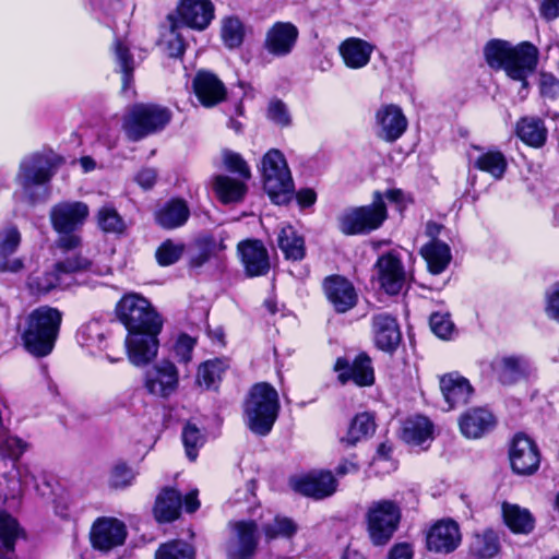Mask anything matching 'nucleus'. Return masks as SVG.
Returning a JSON list of instances; mask_svg holds the SVG:
<instances>
[{"label": "nucleus", "mask_w": 559, "mask_h": 559, "mask_svg": "<svg viewBox=\"0 0 559 559\" xmlns=\"http://www.w3.org/2000/svg\"><path fill=\"white\" fill-rule=\"evenodd\" d=\"M116 313L128 331L124 346L129 361L136 367L152 361L157 356L163 321L151 302L139 294H127L117 304Z\"/></svg>", "instance_id": "obj_1"}, {"label": "nucleus", "mask_w": 559, "mask_h": 559, "mask_svg": "<svg viewBox=\"0 0 559 559\" xmlns=\"http://www.w3.org/2000/svg\"><path fill=\"white\" fill-rule=\"evenodd\" d=\"M484 55L490 68L504 70L510 79L521 82L526 88L527 76L535 72L539 52L528 41L512 46L506 40L493 39L485 46Z\"/></svg>", "instance_id": "obj_2"}, {"label": "nucleus", "mask_w": 559, "mask_h": 559, "mask_svg": "<svg viewBox=\"0 0 559 559\" xmlns=\"http://www.w3.org/2000/svg\"><path fill=\"white\" fill-rule=\"evenodd\" d=\"M62 322V312L50 306H40L31 311L20 325L23 344L36 357L49 355L56 344Z\"/></svg>", "instance_id": "obj_3"}, {"label": "nucleus", "mask_w": 559, "mask_h": 559, "mask_svg": "<svg viewBox=\"0 0 559 559\" xmlns=\"http://www.w3.org/2000/svg\"><path fill=\"white\" fill-rule=\"evenodd\" d=\"M280 400L277 391L269 383L254 384L245 402V421L255 435L266 436L277 418Z\"/></svg>", "instance_id": "obj_4"}, {"label": "nucleus", "mask_w": 559, "mask_h": 559, "mask_svg": "<svg viewBox=\"0 0 559 559\" xmlns=\"http://www.w3.org/2000/svg\"><path fill=\"white\" fill-rule=\"evenodd\" d=\"M88 215L87 204L81 201H61L50 209L49 219L52 229L59 235V248L71 250L81 243L75 231L84 225Z\"/></svg>", "instance_id": "obj_5"}, {"label": "nucleus", "mask_w": 559, "mask_h": 559, "mask_svg": "<svg viewBox=\"0 0 559 559\" xmlns=\"http://www.w3.org/2000/svg\"><path fill=\"white\" fill-rule=\"evenodd\" d=\"M263 187L273 203L283 205L290 202L294 193V181L283 153L270 150L262 158Z\"/></svg>", "instance_id": "obj_6"}, {"label": "nucleus", "mask_w": 559, "mask_h": 559, "mask_svg": "<svg viewBox=\"0 0 559 559\" xmlns=\"http://www.w3.org/2000/svg\"><path fill=\"white\" fill-rule=\"evenodd\" d=\"M386 219V207L380 192H376L371 204L348 207L337 216L342 234L366 235L378 229Z\"/></svg>", "instance_id": "obj_7"}, {"label": "nucleus", "mask_w": 559, "mask_h": 559, "mask_svg": "<svg viewBox=\"0 0 559 559\" xmlns=\"http://www.w3.org/2000/svg\"><path fill=\"white\" fill-rule=\"evenodd\" d=\"M170 111L155 104H135L129 108L122 122V129L132 141L163 130L170 121Z\"/></svg>", "instance_id": "obj_8"}, {"label": "nucleus", "mask_w": 559, "mask_h": 559, "mask_svg": "<svg viewBox=\"0 0 559 559\" xmlns=\"http://www.w3.org/2000/svg\"><path fill=\"white\" fill-rule=\"evenodd\" d=\"M90 262L80 255L68 257L57 262L52 271L33 273L27 277L26 287L31 295L40 296L57 288H66L71 285L74 273L84 271Z\"/></svg>", "instance_id": "obj_9"}, {"label": "nucleus", "mask_w": 559, "mask_h": 559, "mask_svg": "<svg viewBox=\"0 0 559 559\" xmlns=\"http://www.w3.org/2000/svg\"><path fill=\"white\" fill-rule=\"evenodd\" d=\"M368 532L374 545H384L393 536L401 520V509L392 500L373 501L367 511Z\"/></svg>", "instance_id": "obj_10"}, {"label": "nucleus", "mask_w": 559, "mask_h": 559, "mask_svg": "<svg viewBox=\"0 0 559 559\" xmlns=\"http://www.w3.org/2000/svg\"><path fill=\"white\" fill-rule=\"evenodd\" d=\"M223 545L227 559H252L259 545V525L253 520L230 521Z\"/></svg>", "instance_id": "obj_11"}, {"label": "nucleus", "mask_w": 559, "mask_h": 559, "mask_svg": "<svg viewBox=\"0 0 559 559\" xmlns=\"http://www.w3.org/2000/svg\"><path fill=\"white\" fill-rule=\"evenodd\" d=\"M52 176L53 165L51 160L47 156L34 154L21 162L15 180L24 197L35 202L37 200L35 188L44 187Z\"/></svg>", "instance_id": "obj_12"}, {"label": "nucleus", "mask_w": 559, "mask_h": 559, "mask_svg": "<svg viewBox=\"0 0 559 559\" xmlns=\"http://www.w3.org/2000/svg\"><path fill=\"white\" fill-rule=\"evenodd\" d=\"M179 383V370L173 361L167 359L152 365L143 374V386L146 392L164 400L177 392Z\"/></svg>", "instance_id": "obj_13"}, {"label": "nucleus", "mask_w": 559, "mask_h": 559, "mask_svg": "<svg viewBox=\"0 0 559 559\" xmlns=\"http://www.w3.org/2000/svg\"><path fill=\"white\" fill-rule=\"evenodd\" d=\"M127 538L124 523L116 518L100 516L91 527L90 539L95 549L109 551L121 546Z\"/></svg>", "instance_id": "obj_14"}, {"label": "nucleus", "mask_w": 559, "mask_h": 559, "mask_svg": "<svg viewBox=\"0 0 559 559\" xmlns=\"http://www.w3.org/2000/svg\"><path fill=\"white\" fill-rule=\"evenodd\" d=\"M215 8L211 0H180L175 16L177 25L204 31L214 19Z\"/></svg>", "instance_id": "obj_15"}, {"label": "nucleus", "mask_w": 559, "mask_h": 559, "mask_svg": "<svg viewBox=\"0 0 559 559\" xmlns=\"http://www.w3.org/2000/svg\"><path fill=\"white\" fill-rule=\"evenodd\" d=\"M510 464L514 473L519 475L534 474L540 463V455L535 442L523 433H518L512 439L509 449Z\"/></svg>", "instance_id": "obj_16"}, {"label": "nucleus", "mask_w": 559, "mask_h": 559, "mask_svg": "<svg viewBox=\"0 0 559 559\" xmlns=\"http://www.w3.org/2000/svg\"><path fill=\"white\" fill-rule=\"evenodd\" d=\"M289 485L300 495L323 499L335 492L337 483L331 472L317 471L290 478Z\"/></svg>", "instance_id": "obj_17"}, {"label": "nucleus", "mask_w": 559, "mask_h": 559, "mask_svg": "<svg viewBox=\"0 0 559 559\" xmlns=\"http://www.w3.org/2000/svg\"><path fill=\"white\" fill-rule=\"evenodd\" d=\"M461 532L457 523L450 519L435 523L426 536L427 548L439 554H449L461 544Z\"/></svg>", "instance_id": "obj_18"}, {"label": "nucleus", "mask_w": 559, "mask_h": 559, "mask_svg": "<svg viewBox=\"0 0 559 559\" xmlns=\"http://www.w3.org/2000/svg\"><path fill=\"white\" fill-rule=\"evenodd\" d=\"M195 97L204 107H214L225 100L227 90L221 79L213 72L200 70L192 80Z\"/></svg>", "instance_id": "obj_19"}, {"label": "nucleus", "mask_w": 559, "mask_h": 559, "mask_svg": "<svg viewBox=\"0 0 559 559\" xmlns=\"http://www.w3.org/2000/svg\"><path fill=\"white\" fill-rule=\"evenodd\" d=\"M381 287L390 295L399 294L406 284L401 259L393 252L381 255L376 264Z\"/></svg>", "instance_id": "obj_20"}, {"label": "nucleus", "mask_w": 559, "mask_h": 559, "mask_svg": "<svg viewBox=\"0 0 559 559\" xmlns=\"http://www.w3.org/2000/svg\"><path fill=\"white\" fill-rule=\"evenodd\" d=\"M237 251L248 276H262L269 272L267 250L260 240H242L238 243Z\"/></svg>", "instance_id": "obj_21"}, {"label": "nucleus", "mask_w": 559, "mask_h": 559, "mask_svg": "<svg viewBox=\"0 0 559 559\" xmlns=\"http://www.w3.org/2000/svg\"><path fill=\"white\" fill-rule=\"evenodd\" d=\"M334 369L338 373V380L342 383L352 380L359 386H368L374 382L371 360L366 354L358 355L353 362L345 358H338Z\"/></svg>", "instance_id": "obj_22"}, {"label": "nucleus", "mask_w": 559, "mask_h": 559, "mask_svg": "<svg viewBox=\"0 0 559 559\" xmlns=\"http://www.w3.org/2000/svg\"><path fill=\"white\" fill-rule=\"evenodd\" d=\"M379 136L388 142L400 139L407 129V119L396 105H383L376 112Z\"/></svg>", "instance_id": "obj_23"}, {"label": "nucleus", "mask_w": 559, "mask_h": 559, "mask_svg": "<svg viewBox=\"0 0 559 559\" xmlns=\"http://www.w3.org/2000/svg\"><path fill=\"white\" fill-rule=\"evenodd\" d=\"M298 28L290 22H276L266 33L264 47L273 56L289 55L297 41Z\"/></svg>", "instance_id": "obj_24"}, {"label": "nucleus", "mask_w": 559, "mask_h": 559, "mask_svg": "<svg viewBox=\"0 0 559 559\" xmlns=\"http://www.w3.org/2000/svg\"><path fill=\"white\" fill-rule=\"evenodd\" d=\"M324 290L337 312H346L357 302L356 290L345 277L338 275L328 277L324 281Z\"/></svg>", "instance_id": "obj_25"}, {"label": "nucleus", "mask_w": 559, "mask_h": 559, "mask_svg": "<svg viewBox=\"0 0 559 559\" xmlns=\"http://www.w3.org/2000/svg\"><path fill=\"white\" fill-rule=\"evenodd\" d=\"M372 333L376 346L383 352H393L401 342L396 319L388 313L373 316Z\"/></svg>", "instance_id": "obj_26"}, {"label": "nucleus", "mask_w": 559, "mask_h": 559, "mask_svg": "<svg viewBox=\"0 0 559 559\" xmlns=\"http://www.w3.org/2000/svg\"><path fill=\"white\" fill-rule=\"evenodd\" d=\"M440 389L449 409L467 404L473 394L469 381L457 372L442 376L440 378Z\"/></svg>", "instance_id": "obj_27"}, {"label": "nucleus", "mask_w": 559, "mask_h": 559, "mask_svg": "<svg viewBox=\"0 0 559 559\" xmlns=\"http://www.w3.org/2000/svg\"><path fill=\"white\" fill-rule=\"evenodd\" d=\"M21 243V234L15 226L0 229V273H17L24 267L20 258H11Z\"/></svg>", "instance_id": "obj_28"}, {"label": "nucleus", "mask_w": 559, "mask_h": 559, "mask_svg": "<svg viewBox=\"0 0 559 559\" xmlns=\"http://www.w3.org/2000/svg\"><path fill=\"white\" fill-rule=\"evenodd\" d=\"M493 415L486 408L477 407L465 412L459 420L460 430L468 439H478L495 427Z\"/></svg>", "instance_id": "obj_29"}, {"label": "nucleus", "mask_w": 559, "mask_h": 559, "mask_svg": "<svg viewBox=\"0 0 559 559\" xmlns=\"http://www.w3.org/2000/svg\"><path fill=\"white\" fill-rule=\"evenodd\" d=\"M374 46L367 40L357 37H349L341 43L340 55L349 69L365 68L371 58Z\"/></svg>", "instance_id": "obj_30"}, {"label": "nucleus", "mask_w": 559, "mask_h": 559, "mask_svg": "<svg viewBox=\"0 0 559 559\" xmlns=\"http://www.w3.org/2000/svg\"><path fill=\"white\" fill-rule=\"evenodd\" d=\"M189 216V206L182 199H171L162 204L154 213L156 224L164 229H176L183 226Z\"/></svg>", "instance_id": "obj_31"}, {"label": "nucleus", "mask_w": 559, "mask_h": 559, "mask_svg": "<svg viewBox=\"0 0 559 559\" xmlns=\"http://www.w3.org/2000/svg\"><path fill=\"white\" fill-rule=\"evenodd\" d=\"M501 513L504 524L514 534L527 535L535 527V519L532 513L518 504L503 502Z\"/></svg>", "instance_id": "obj_32"}, {"label": "nucleus", "mask_w": 559, "mask_h": 559, "mask_svg": "<svg viewBox=\"0 0 559 559\" xmlns=\"http://www.w3.org/2000/svg\"><path fill=\"white\" fill-rule=\"evenodd\" d=\"M420 254L432 274L442 273L452 260L449 245L441 240H429L420 248Z\"/></svg>", "instance_id": "obj_33"}, {"label": "nucleus", "mask_w": 559, "mask_h": 559, "mask_svg": "<svg viewBox=\"0 0 559 559\" xmlns=\"http://www.w3.org/2000/svg\"><path fill=\"white\" fill-rule=\"evenodd\" d=\"M182 506L181 495L173 489H164L156 498L154 515L158 522H171L179 516Z\"/></svg>", "instance_id": "obj_34"}, {"label": "nucleus", "mask_w": 559, "mask_h": 559, "mask_svg": "<svg viewBox=\"0 0 559 559\" xmlns=\"http://www.w3.org/2000/svg\"><path fill=\"white\" fill-rule=\"evenodd\" d=\"M547 128L537 117H523L516 123L518 136L532 147H542L547 140Z\"/></svg>", "instance_id": "obj_35"}, {"label": "nucleus", "mask_w": 559, "mask_h": 559, "mask_svg": "<svg viewBox=\"0 0 559 559\" xmlns=\"http://www.w3.org/2000/svg\"><path fill=\"white\" fill-rule=\"evenodd\" d=\"M433 426L425 416L407 418L402 428V439L413 445H420L432 439Z\"/></svg>", "instance_id": "obj_36"}, {"label": "nucleus", "mask_w": 559, "mask_h": 559, "mask_svg": "<svg viewBox=\"0 0 559 559\" xmlns=\"http://www.w3.org/2000/svg\"><path fill=\"white\" fill-rule=\"evenodd\" d=\"M277 245L286 259L298 261L305 257L304 238L290 226H283L277 236Z\"/></svg>", "instance_id": "obj_37"}, {"label": "nucleus", "mask_w": 559, "mask_h": 559, "mask_svg": "<svg viewBox=\"0 0 559 559\" xmlns=\"http://www.w3.org/2000/svg\"><path fill=\"white\" fill-rule=\"evenodd\" d=\"M499 549L500 544L498 535L491 530L474 534L469 544V552L481 559H490L495 557Z\"/></svg>", "instance_id": "obj_38"}, {"label": "nucleus", "mask_w": 559, "mask_h": 559, "mask_svg": "<svg viewBox=\"0 0 559 559\" xmlns=\"http://www.w3.org/2000/svg\"><path fill=\"white\" fill-rule=\"evenodd\" d=\"M214 190L223 203H234L242 199L246 186L237 179L219 175L214 179Z\"/></svg>", "instance_id": "obj_39"}, {"label": "nucleus", "mask_w": 559, "mask_h": 559, "mask_svg": "<svg viewBox=\"0 0 559 559\" xmlns=\"http://www.w3.org/2000/svg\"><path fill=\"white\" fill-rule=\"evenodd\" d=\"M474 166L492 178L499 180L504 176L507 170V159L500 151L491 150L483 152L475 160Z\"/></svg>", "instance_id": "obj_40"}, {"label": "nucleus", "mask_w": 559, "mask_h": 559, "mask_svg": "<svg viewBox=\"0 0 559 559\" xmlns=\"http://www.w3.org/2000/svg\"><path fill=\"white\" fill-rule=\"evenodd\" d=\"M374 421L370 414L361 413L358 414L353 420L352 424L344 437H342L341 441L346 443L347 445H355L357 442L367 438L369 435L374 431Z\"/></svg>", "instance_id": "obj_41"}, {"label": "nucleus", "mask_w": 559, "mask_h": 559, "mask_svg": "<svg viewBox=\"0 0 559 559\" xmlns=\"http://www.w3.org/2000/svg\"><path fill=\"white\" fill-rule=\"evenodd\" d=\"M298 531V524L290 518L276 515L271 522L262 526L266 542L276 538H292Z\"/></svg>", "instance_id": "obj_42"}, {"label": "nucleus", "mask_w": 559, "mask_h": 559, "mask_svg": "<svg viewBox=\"0 0 559 559\" xmlns=\"http://www.w3.org/2000/svg\"><path fill=\"white\" fill-rule=\"evenodd\" d=\"M245 37V27L236 16H225L221 21V38L228 49L238 48Z\"/></svg>", "instance_id": "obj_43"}, {"label": "nucleus", "mask_w": 559, "mask_h": 559, "mask_svg": "<svg viewBox=\"0 0 559 559\" xmlns=\"http://www.w3.org/2000/svg\"><path fill=\"white\" fill-rule=\"evenodd\" d=\"M97 224L98 227L107 234H123L128 225L124 219L120 216L117 210L112 206L105 205L97 212Z\"/></svg>", "instance_id": "obj_44"}, {"label": "nucleus", "mask_w": 559, "mask_h": 559, "mask_svg": "<svg viewBox=\"0 0 559 559\" xmlns=\"http://www.w3.org/2000/svg\"><path fill=\"white\" fill-rule=\"evenodd\" d=\"M503 381L512 382L528 376L533 369L531 361L523 356H509L501 360Z\"/></svg>", "instance_id": "obj_45"}, {"label": "nucleus", "mask_w": 559, "mask_h": 559, "mask_svg": "<svg viewBox=\"0 0 559 559\" xmlns=\"http://www.w3.org/2000/svg\"><path fill=\"white\" fill-rule=\"evenodd\" d=\"M20 536L22 530L16 520L5 512H0V549L13 551Z\"/></svg>", "instance_id": "obj_46"}, {"label": "nucleus", "mask_w": 559, "mask_h": 559, "mask_svg": "<svg viewBox=\"0 0 559 559\" xmlns=\"http://www.w3.org/2000/svg\"><path fill=\"white\" fill-rule=\"evenodd\" d=\"M226 368L227 364L222 359L207 360L199 367L197 382L209 389L221 380Z\"/></svg>", "instance_id": "obj_47"}, {"label": "nucleus", "mask_w": 559, "mask_h": 559, "mask_svg": "<svg viewBox=\"0 0 559 559\" xmlns=\"http://www.w3.org/2000/svg\"><path fill=\"white\" fill-rule=\"evenodd\" d=\"M155 559H194V550L186 542L173 540L157 549Z\"/></svg>", "instance_id": "obj_48"}, {"label": "nucleus", "mask_w": 559, "mask_h": 559, "mask_svg": "<svg viewBox=\"0 0 559 559\" xmlns=\"http://www.w3.org/2000/svg\"><path fill=\"white\" fill-rule=\"evenodd\" d=\"M195 246L198 248V252L190 259V264L195 267L202 266L215 251L223 250L225 248L223 239L217 242L212 236L198 239Z\"/></svg>", "instance_id": "obj_49"}, {"label": "nucleus", "mask_w": 559, "mask_h": 559, "mask_svg": "<svg viewBox=\"0 0 559 559\" xmlns=\"http://www.w3.org/2000/svg\"><path fill=\"white\" fill-rule=\"evenodd\" d=\"M185 252L182 242H175L167 239L160 243L155 252L157 263L162 266H168L176 263Z\"/></svg>", "instance_id": "obj_50"}, {"label": "nucleus", "mask_w": 559, "mask_h": 559, "mask_svg": "<svg viewBox=\"0 0 559 559\" xmlns=\"http://www.w3.org/2000/svg\"><path fill=\"white\" fill-rule=\"evenodd\" d=\"M76 336L82 346L100 347L104 342L103 326L97 320L90 321L80 328Z\"/></svg>", "instance_id": "obj_51"}, {"label": "nucleus", "mask_w": 559, "mask_h": 559, "mask_svg": "<svg viewBox=\"0 0 559 559\" xmlns=\"http://www.w3.org/2000/svg\"><path fill=\"white\" fill-rule=\"evenodd\" d=\"M182 441L187 456L194 461L198 456L199 448L204 444V435L194 424L188 423L182 430Z\"/></svg>", "instance_id": "obj_52"}, {"label": "nucleus", "mask_w": 559, "mask_h": 559, "mask_svg": "<svg viewBox=\"0 0 559 559\" xmlns=\"http://www.w3.org/2000/svg\"><path fill=\"white\" fill-rule=\"evenodd\" d=\"M135 472L124 463L114 465L109 473L108 484L114 489H124L135 479Z\"/></svg>", "instance_id": "obj_53"}, {"label": "nucleus", "mask_w": 559, "mask_h": 559, "mask_svg": "<svg viewBox=\"0 0 559 559\" xmlns=\"http://www.w3.org/2000/svg\"><path fill=\"white\" fill-rule=\"evenodd\" d=\"M115 55H116L117 63L120 67V71L122 73L123 90H126L129 86L131 79H132L134 61H133L132 56L129 52V48L126 47L120 41L116 43Z\"/></svg>", "instance_id": "obj_54"}, {"label": "nucleus", "mask_w": 559, "mask_h": 559, "mask_svg": "<svg viewBox=\"0 0 559 559\" xmlns=\"http://www.w3.org/2000/svg\"><path fill=\"white\" fill-rule=\"evenodd\" d=\"M266 117L278 127H288L292 123L290 112L287 106L280 99H273L267 106Z\"/></svg>", "instance_id": "obj_55"}, {"label": "nucleus", "mask_w": 559, "mask_h": 559, "mask_svg": "<svg viewBox=\"0 0 559 559\" xmlns=\"http://www.w3.org/2000/svg\"><path fill=\"white\" fill-rule=\"evenodd\" d=\"M431 331L440 338H449L453 332V323L448 313L436 312L430 316Z\"/></svg>", "instance_id": "obj_56"}, {"label": "nucleus", "mask_w": 559, "mask_h": 559, "mask_svg": "<svg viewBox=\"0 0 559 559\" xmlns=\"http://www.w3.org/2000/svg\"><path fill=\"white\" fill-rule=\"evenodd\" d=\"M170 23V36L171 38L167 41V52L173 58L181 57L185 52V41L180 35L177 34V22L174 15H168Z\"/></svg>", "instance_id": "obj_57"}, {"label": "nucleus", "mask_w": 559, "mask_h": 559, "mask_svg": "<svg viewBox=\"0 0 559 559\" xmlns=\"http://www.w3.org/2000/svg\"><path fill=\"white\" fill-rule=\"evenodd\" d=\"M195 340L187 334H181L174 345V353L179 362H189L192 358V352Z\"/></svg>", "instance_id": "obj_58"}, {"label": "nucleus", "mask_w": 559, "mask_h": 559, "mask_svg": "<svg viewBox=\"0 0 559 559\" xmlns=\"http://www.w3.org/2000/svg\"><path fill=\"white\" fill-rule=\"evenodd\" d=\"M225 166L234 173L239 174L243 179H249L251 174L247 163L239 154L233 152H225L224 155Z\"/></svg>", "instance_id": "obj_59"}, {"label": "nucleus", "mask_w": 559, "mask_h": 559, "mask_svg": "<svg viewBox=\"0 0 559 559\" xmlns=\"http://www.w3.org/2000/svg\"><path fill=\"white\" fill-rule=\"evenodd\" d=\"M546 313L559 322V284L551 285L546 292Z\"/></svg>", "instance_id": "obj_60"}, {"label": "nucleus", "mask_w": 559, "mask_h": 559, "mask_svg": "<svg viewBox=\"0 0 559 559\" xmlns=\"http://www.w3.org/2000/svg\"><path fill=\"white\" fill-rule=\"evenodd\" d=\"M559 91V82L554 75L544 74L540 81V92L548 97H555Z\"/></svg>", "instance_id": "obj_61"}, {"label": "nucleus", "mask_w": 559, "mask_h": 559, "mask_svg": "<svg viewBox=\"0 0 559 559\" xmlns=\"http://www.w3.org/2000/svg\"><path fill=\"white\" fill-rule=\"evenodd\" d=\"M157 174L155 169L144 168L138 173L135 180L142 188L150 189L154 186Z\"/></svg>", "instance_id": "obj_62"}, {"label": "nucleus", "mask_w": 559, "mask_h": 559, "mask_svg": "<svg viewBox=\"0 0 559 559\" xmlns=\"http://www.w3.org/2000/svg\"><path fill=\"white\" fill-rule=\"evenodd\" d=\"M540 14L549 21L559 17V0H544L540 4Z\"/></svg>", "instance_id": "obj_63"}, {"label": "nucleus", "mask_w": 559, "mask_h": 559, "mask_svg": "<svg viewBox=\"0 0 559 559\" xmlns=\"http://www.w3.org/2000/svg\"><path fill=\"white\" fill-rule=\"evenodd\" d=\"M413 550L408 544H397L389 552L388 559H412Z\"/></svg>", "instance_id": "obj_64"}]
</instances>
